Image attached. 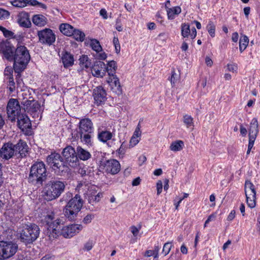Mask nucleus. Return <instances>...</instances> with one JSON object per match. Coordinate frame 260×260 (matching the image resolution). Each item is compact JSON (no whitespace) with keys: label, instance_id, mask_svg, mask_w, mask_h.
Returning a JSON list of instances; mask_svg holds the SVG:
<instances>
[{"label":"nucleus","instance_id":"nucleus-9","mask_svg":"<svg viewBox=\"0 0 260 260\" xmlns=\"http://www.w3.org/2000/svg\"><path fill=\"white\" fill-rule=\"evenodd\" d=\"M24 95H26V92H23L22 96L23 97L21 101V104L23 105V109L25 111L30 114H35L37 112L40 111L41 106L39 102L35 101L33 98L29 95L28 99H25L24 97Z\"/></svg>","mask_w":260,"mask_h":260},{"label":"nucleus","instance_id":"nucleus-59","mask_svg":"<svg viewBox=\"0 0 260 260\" xmlns=\"http://www.w3.org/2000/svg\"><path fill=\"white\" fill-rule=\"evenodd\" d=\"M168 37V35L166 33L161 32L158 35L157 39L158 40L162 41L163 42H165Z\"/></svg>","mask_w":260,"mask_h":260},{"label":"nucleus","instance_id":"nucleus-45","mask_svg":"<svg viewBox=\"0 0 260 260\" xmlns=\"http://www.w3.org/2000/svg\"><path fill=\"white\" fill-rule=\"evenodd\" d=\"M183 122L186 125L187 127L193 126V118L190 115H184L183 117Z\"/></svg>","mask_w":260,"mask_h":260},{"label":"nucleus","instance_id":"nucleus-34","mask_svg":"<svg viewBox=\"0 0 260 260\" xmlns=\"http://www.w3.org/2000/svg\"><path fill=\"white\" fill-rule=\"evenodd\" d=\"M184 146V142L182 141L177 140L171 144L170 149L174 152L179 151L183 149Z\"/></svg>","mask_w":260,"mask_h":260},{"label":"nucleus","instance_id":"nucleus-36","mask_svg":"<svg viewBox=\"0 0 260 260\" xmlns=\"http://www.w3.org/2000/svg\"><path fill=\"white\" fill-rule=\"evenodd\" d=\"M71 36L77 41L83 42L85 35L81 30L74 28Z\"/></svg>","mask_w":260,"mask_h":260},{"label":"nucleus","instance_id":"nucleus-5","mask_svg":"<svg viewBox=\"0 0 260 260\" xmlns=\"http://www.w3.org/2000/svg\"><path fill=\"white\" fill-rule=\"evenodd\" d=\"M40 234L39 226L34 223L25 224L20 232V239L25 244H30L36 241Z\"/></svg>","mask_w":260,"mask_h":260},{"label":"nucleus","instance_id":"nucleus-61","mask_svg":"<svg viewBox=\"0 0 260 260\" xmlns=\"http://www.w3.org/2000/svg\"><path fill=\"white\" fill-rule=\"evenodd\" d=\"M115 28L118 31H122L123 30L122 25L120 23V19H116Z\"/></svg>","mask_w":260,"mask_h":260},{"label":"nucleus","instance_id":"nucleus-40","mask_svg":"<svg viewBox=\"0 0 260 260\" xmlns=\"http://www.w3.org/2000/svg\"><path fill=\"white\" fill-rule=\"evenodd\" d=\"M160 250V247L157 246H155L153 250H148L145 252L144 255L147 257H150L151 256H153L154 258H157L158 257V253Z\"/></svg>","mask_w":260,"mask_h":260},{"label":"nucleus","instance_id":"nucleus-47","mask_svg":"<svg viewBox=\"0 0 260 260\" xmlns=\"http://www.w3.org/2000/svg\"><path fill=\"white\" fill-rule=\"evenodd\" d=\"M10 15V13L8 11L0 8V19H8Z\"/></svg>","mask_w":260,"mask_h":260},{"label":"nucleus","instance_id":"nucleus-24","mask_svg":"<svg viewBox=\"0 0 260 260\" xmlns=\"http://www.w3.org/2000/svg\"><path fill=\"white\" fill-rule=\"evenodd\" d=\"M10 3L15 7L22 8L27 6H35L38 3V1L37 0H13Z\"/></svg>","mask_w":260,"mask_h":260},{"label":"nucleus","instance_id":"nucleus-4","mask_svg":"<svg viewBox=\"0 0 260 260\" xmlns=\"http://www.w3.org/2000/svg\"><path fill=\"white\" fill-rule=\"evenodd\" d=\"M46 177L47 170L43 161L36 162L31 166L28 177L29 182L35 184H42Z\"/></svg>","mask_w":260,"mask_h":260},{"label":"nucleus","instance_id":"nucleus-31","mask_svg":"<svg viewBox=\"0 0 260 260\" xmlns=\"http://www.w3.org/2000/svg\"><path fill=\"white\" fill-rule=\"evenodd\" d=\"M33 23L39 26H44L47 23V18L42 15H34L32 19Z\"/></svg>","mask_w":260,"mask_h":260},{"label":"nucleus","instance_id":"nucleus-23","mask_svg":"<svg viewBox=\"0 0 260 260\" xmlns=\"http://www.w3.org/2000/svg\"><path fill=\"white\" fill-rule=\"evenodd\" d=\"M15 154H19L21 157L26 155L28 151V146L26 143L20 140L17 144L14 145Z\"/></svg>","mask_w":260,"mask_h":260},{"label":"nucleus","instance_id":"nucleus-60","mask_svg":"<svg viewBox=\"0 0 260 260\" xmlns=\"http://www.w3.org/2000/svg\"><path fill=\"white\" fill-rule=\"evenodd\" d=\"M162 182L160 180L158 181L156 183L157 194H159L162 192Z\"/></svg>","mask_w":260,"mask_h":260},{"label":"nucleus","instance_id":"nucleus-17","mask_svg":"<svg viewBox=\"0 0 260 260\" xmlns=\"http://www.w3.org/2000/svg\"><path fill=\"white\" fill-rule=\"evenodd\" d=\"M0 48L4 57L9 61H12L15 53L12 45L9 42H3L1 43Z\"/></svg>","mask_w":260,"mask_h":260},{"label":"nucleus","instance_id":"nucleus-44","mask_svg":"<svg viewBox=\"0 0 260 260\" xmlns=\"http://www.w3.org/2000/svg\"><path fill=\"white\" fill-rule=\"evenodd\" d=\"M0 30L2 31L4 36L6 38H15V37H14V32L12 31L6 29L5 27L0 25Z\"/></svg>","mask_w":260,"mask_h":260},{"label":"nucleus","instance_id":"nucleus-16","mask_svg":"<svg viewBox=\"0 0 260 260\" xmlns=\"http://www.w3.org/2000/svg\"><path fill=\"white\" fill-rule=\"evenodd\" d=\"M106 95L107 93L105 90L102 86L96 87L93 91L94 103L97 105L103 104L107 99Z\"/></svg>","mask_w":260,"mask_h":260},{"label":"nucleus","instance_id":"nucleus-42","mask_svg":"<svg viewBox=\"0 0 260 260\" xmlns=\"http://www.w3.org/2000/svg\"><path fill=\"white\" fill-rule=\"evenodd\" d=\"M91 133H79L81 142L87 145H90L91 144Z\"/></svg>","mask_w":260,"mask_h":260},{"label":"nucleus","instance_id":"nucleus-26","mask_svg":"<svg viewBox=\"0 0 260 260\" xmlns=\"http://www.w3.org/2000/svg\"><path fill=\"white\" fill-rule=\"evenodd\" d=\"M258 123L256 118H253L250 124L249 137L256 138L258 133Z\"/></svg>","mask_w":260,"mask_h":260},{"label":"nucleus","instance_id":"nucleus-1","mask_svg":"<svg viewBox=\"0 0 260 260\" xmlns=\"http://www.w3.org/2000/svg\"><path fill=\"white\" fill-rule=\"evenodd\" d=\"M82 229L83 226L80 224H72L61 228L60 221H57L50 225L47 235L50 240L57 238L60 235L66 238H70L79 233Z\"/></svg>","mask_w":260,"mask_h":260},{"label":"nucleus","instance_id":"nucleus-2","mask_svg":"<svg viewBox=\"0 0 260 260\" xmlns=\"http://www.w3.org/2000/svg\"><path fill=\"white\" fill-rule=\"evenodd\" d=\"M65 183L59 180L48 181L44 186L42 196L48 201H52L58 198L64 191Z\"/></svg>","mask_w":260,"mask_h":260},{"label":"nucleus","instance_id":"nucleus-6","mask_svg":"<svg viewBox=\"0 0 260 260\" xmlns=\"http://www.w3.org/2000/svg\"><path fill=\"white\" fill-rule=\"evenodd\" d=\"M83 206V201L80 196L76 194L72 198L66 206L65 215L72 220L80 211Z\"/></svg>","mask_w":260,"mask_h":260},{"label":"nucleus","instance_id":"nucleus-53","mask_svg":"<svg viewBox=\"0 0 260 260\" xmlns=\"http://www.w3.org/2000/svg\"><path fill=\"white\" fill-rule=\"evenodd\" d=\"M9 89L11 92H12L14 91L15 86V82L14 81L13 78L12 77H10L9 78Z\"/></svg>","mask_w":260,"mask_h":260},{"label":"nucleus","instance_id":"nucleus-12","mask_svg":"<svg viewBox=\"0 0 260 260\" xmlns=\"http://www.w3.org/2000/svg\"><path fill=\"white\" fill-rule=\"evenodd\" d=\"M244 190L247 204L250 208H253L256 205V191L254 185L250 181H246L245 183Z\"/></svg>","mask_w":260,"mask_h":260},{"label":"nucleus","instance_id":"nucleus-28","mask_svg":"<svg viewBox=\"0 0 260 260\" xmlns=\"http://www.w3.org/2000/svg\"><path fill=\"white\" fill-rule=\"evenodd\" d=\"M76 154L78 158L82 160H87L91 158V155L87 150L82 148L81 146H78L77 148Z\"/></svg>","mask_w":260,"mask_h":260},{"label":"nucleus","instance_id":"nucleus-32","mask_svg":"<svg viewBox=\"0 0 260 260\" xmlns=\"http://www.w3.org/2000/svg\"><path fill=\"white\" fill-rule=\"evenodd\" d=\"M181 12V9L179 6L174 7L167 10L168 18L169 20H173L175 18L176 15H179Z\"/></svg>","mask_w":260,"mask_h":260},{"label":"nucleus","instance_id":"nucleus-49","mask_svg":"<svg viewBox=\"0 0 260 260\" xmlns=\"http://www.w3.org/2000/svg\"><path fill=\"white\" fill-rule=\"evenodd\" d=\"M113 44L115 46L116 52L118 53L120 50V46L119 44V40L117 37H114L113 40Z\"/></svg>","mask_w":260,"mask_h":260},{"label":"nucleus","instance_id":"nucleus-57","mask_svg":"<svg viewBox=\"0 0 260 260\" xmlns=\"http://www.w3.org/2000/svg\"><path fill=\"white\" fill-rule=\"evenodd\" d=\"M171 82L172 85H174L177 79V74L175 73V71L174 70H172L171 72Z\"/></svg>","mask_w":260,"mask_h":260},{"label":"nucleus","instance_id":"nucleus-3","mask_svg":"<svg viewBox=\"0 0 260 260\" xmlns=\"http://www.w3.org/2000/svg\"><path fill=\"white\" fill-rule=\"evenodd\" d=\"M14 59V69L19 73L24 70L28 64L30 56L27 48L23 45H18L15 49Z\"/></svg>","mask_w":260,"mask_h":260},{"label":"nucleus","instance_id":"nucleus-37","mask_svg":"<svg viewBox=\"0 0 260 260\" xmlns=\"http://www.w3.org/2000/svg\"><path fill=\"white\" fill-rule=\"evenodd\" d=\"M79 60L80 66L83 69H88L91 65V62L87 55H82Z\"/></svg>","mask_w":260,"mask_h":260},{"label":"nucleus","instance_id":"nucleus-58","mask_svg":"<svg viewBox=\"0 0 260 260\" xmlns=\"http://www.w3.org/2000/svg\"><path fill=\"white\" fill-rule=\"evenodd\" d=\"M107 57V54L105 52H103L102 51L99 53H96V58L99 59L105 60L106 59Z\"/></svg>","mask_w":260,"mask_h":260},{"label":"nucleus","instance_id":"nucleus-52","mask_svg":"<svg viewBox=\"0 0 260 260\" xmlns=\"http://www.w3.org/2000/svg\"><path fill=\"white\" fill-rule=\"evenodd\" d=\"M141 228V225H139V227H136L135 226H132L130 228L131 231L134 237L137 236Z\"/></svg>","mask_w":260,"mask_h":260},{"label":"nucleus","instance_id":"nucleus-64","mask_svg":"<svg viewBox=\"0 0 260 260\" xmlns=\"http://www.w3.org/2000/svg\"><path fill=\"white\" fill-rule=\"evenodd\" d=\"M100 14L104 19L108 18L107 12L105 9H102L100 11Z\"/></svg>","mask_w":260,"mask_h":260},{"label":"nucleus","instance_id":"nucleus-22","mask_svg":"<svg viewBox=\"0 0 260 260\" xmlns=\"http://www.w3.org/2000/svg\"><path fill=\"white\" fill-rule=\"evenodd\" d=\"M107 81L110 86L111 90L114 92L117 93L121 92V88L119 80L118 78L115 75L109 76Z\"/></svg>","mask_w":260,"mask_h":260},{"label":"nucleus","instance_id":"nucleus-55","mask_svg":"<svg viewBox=\"0 0 260 260\" xmlns=\"http://www.w3.org/2000/svg\"><path fill=\"white\" fill-rule=\"evenodd\" d=\"M119 158H123L125 152V148L123 147V144H122L120 148L117 150Z\"/></svg>","mask_w":260,"mask_h":260},{"label":"nucleus","instance_id":"nucleus-29","mask_svg":"<svg viewBox=\"0 0 260 260\" xmlns=\"http://www.w3.org/2000/svg\"><path fill=\"white\" fill-rule=\"evenodd\" d=\"M54 219V213L51 212L50 213L47 214L46 215L44 216L42 219H41L42 222L43 223H46V224L48 226L47 228L46 233L48 232V229L51 224L54 223V222H56L57 221H60L59 219H56L53 221Z\"/></svg>","mask_w":260,"mask_h":260},{"label":"nucleus","instance_id":"nucleus-27","mask_svg":"<svg viewBox=\"0 0 260 260\" xmlns=\"http://www.w3.org/2000/svg\"><path fill=\"white\" fill-rule=\"evenodd\" d=\"M113 136V134L109 131L101 129L98 130V138L101 142L103 143H106L111 140Z\"/></svg>","mask_w":260,"mask_h":260},{"label":"nucleus","instance_id":"nucleus-63","mask_svg":"<svg viewBox=\"0 0 260 260\" xmlns=\"http://www.w3.org/2000/svg\"><path fill=\"white\" fill-rule=\"evenodd\" d=\"M255 139V138L249 137V143L248 148H249V149H251L253 147Z\"/></svg>","mask_w":260,"mask_h":260},{"label":"nucleus","instance_id":"nucleus-56","mask_svg":"<svg viewBox=\"0 0 260 260\" xmlns=\"http://www.w3.org/2000/svg\"><path fill=\"white\" fill-rule=\"evenodd\" d=\"M141 134H142V132L141 131V125H140V123H139L133 136H135L136 137L140 138Z\"/></svg>","mask_w":260,"mask_h":260},{"label":"nucleus","instance_id":"nucleus-19","mask_svg":"<svg viewBox=\"0 0 260 260\" xmlns=\"http://www.w3.org/2000/svg\"><path fill=\"white\" fill-rule=\"evenodd\" d=\"M79 133H92L93 127L91 120L89 118L82 119L79 122Z\"/></svg>","mask_w":260,"mask_h":260},{"label":"nucleus","instance_id":"nucleus-25","mask_svg":"<svg viewBox=\"0 0 260 260\" xmlns=\"http://www.w3.org/2000/svg\"><path fill=\"white\" fill-rule=\"evenodd\" d=\"M17 21L19 25L23 27H28L31 24L27 13L23 12L18 15Z\"/></svg>","mask_w":260,"mask_h":260},{"label":"nucleus","instance_id":"nucleus-33","mask_svg":"<svg viewBox=\"0 0 260 260\" xmlns=\"http://www.w3.org/2000/svg\"><path fill=\"white\" fill-rule=\"evenodd\" d=\"M103 197V194L101 192L96 193L95 192H92L88 194V202L94 205V204L99 202L101 198Z\"/></svg>","mask_w":260,"mask_h":260},{"label":"nucleus","instance_id":"nucleus-62","mask_svg":"<svg viewBox=\"0 0 260 260\" xmlns=\"http://www.w3.org/2000/svg\"><path fill=\"white\" fill-rule=\"evenodd\" d=\"M228 69L230 72H236L238 69L237 66L235 64H228Z\"/></svg>","mask_w":260,"mask_h":260},{"label":"nucleus","instance_id":"nucleus-54","mask_svg":"<svg viewBox=\"0 0 260 260\" xmlns=\"http://www.w3.org/2000/svg\"><path fill=\"white\" fill-rule=\"evenodd\" d=\"M216 215L215 213L211 214L210 215H209L207 218V219L205 221V222L204 223V228H206L208 224L211 222L214 221L216 218Z\"/></svg>","mask_w":260,"mask_h":260},{"label":"nucleus","instance_id":"nucleus-10","mask_svg":"<svg viewBox=\"0 0 260 260\" xmlns=\"http://www.w3.org/2000/svg\"><path fill=\"white\" fill-rule=\"evenodd\" d=\"M21 107L19 102L15 99H10L7 107L8 118L11 121H15L16 117L20 115Z\"/></svg>","mask_w":260,"mask_h":260},{"label":"nucleus","instance_id":"nucleus-51","mask_svg":"<svg viewBox=\"0 0 260 260\" xmlns=\"http://www.w3.org/2000/svg\"><path fill=\"white\" fill-rule=\"evenodd\" d=\"M93 214H87L83 219V222L85 224L90 223L92 220L94 218Z\"/></svg>","mask_w":260,"mask_h":260},{"label":"nucleus","instance_id":"nucleus-18","mask_svg":"<svg viewBox=\"0 0 260 260\" xmlns=\"http://www.w3.org/2000/svg\"><path fill=\"white\" fill-rule=\"evenodd\" d=\"M181 36L183 38H188L193 40L197 36L196 29L193 27L190 28V25L188 23H183L181 25Z\"/></svg>","mask_w":260,"mask_h":260},{"label":"nucleus","instance_id":"nucleus-35","mask_svg":"<svg viewBox=\"0 0 260 260\" xmlns=\"http://www.w3.org/2000/svg\"><path fill=\"white\" fill-rule=\"evenodd\" d=\"M62 62L65 68L72 66L74 63L73 56L66 52L62 57Z\"/></svg>","mask_w":260,"mask_h":260},{"label":"nucleus","instance_id":"nucleus-21","mask_svg":"<svg viewBox=\"0 0 260 260\" xmlns=\"http://www.w3.org/2000/svg\"><path fill=\"white\" fill-rule=\"evenodd\" d=\"M17 118V124L18 127L23 131H26L27 129L31 127L30 121L25 114H20L16 117Z\"/></svg>","mask_w":260,"mask_h":260},{"label":"nucleus","instance_id":"nucleus-13","mask_svg":"<svg viewBox=\"0 0 260 260\" xmlns=\"http://www.w3.org/2000/svg\"><path fill=\"white\" fill-rule=\"evenodd\" d=\"M37 35L39 42L42 44L51 45L55 41L56 37L50 28H45L38 31Z\"/></svg>","mask_w":260,"mask_h":260},{"label":"nucleus","instance_id":"nucleus-50","mask_svg":"<svg viewBox=\"0 0 260 260\" xmlns=\"http://www.w3.org/2000/svg\"><path fill=\"white\" fill-rule=\"evenodd\" d=\"M140 138L132 136L129 141V146L133 147L136 146L140 141Z\"/></svg>","mask_w":260,"mask_h":260},{"label":"nucleus","instance_id":"nucleus-43","mask_svg":"<svg viewBox=\"0 0 260 260\" xmlns=\"http://www.w3.org/2000/svg\"><path fill=\"white\" fill-rule=\"evenodd\" d=\"M207 29L211 37H215V25L212 21L209 22L207 25Z\"/></svg>","mask_w":260,"mask_h":260},{"label":"nucleus","instance_id":"nucleus-30","mask_svg":"<svg viewBox=\"0 0 260 260\" xmlns=\"http://www.w3.org/2000/svg\"><path fill=\"white\" fill-rule=\"evenodd\" d=\"M74 27L68 23H62L59 26L60 32L64 35L71 37Z\"/></svg>","mask_w":260,"mask_h":260},{"label":"nucleus","instance_id":"nucleus-48","mask_svg":"<svg viewBox=\"0 0 260 260\" xmlns=\"http://www.w3.org/2000/svg\"><path fill=\"white\" fill-rule=\"evenodd\" d=\"M94 244H95V242L93 240H89L85 244L84 248L86 251H89L92 248Z\"/></svg>","mask_w":260,"mask_h":260},{"label":"nucleus","instance_id":"nucleus-41","mask_svg":"<svg viewBox=\"0 0 260 260\" xmlns=\"http://www.w3.org/2000/svg\"><path fill=\"white\" fill-rule=\"evenodd\" d=\"M249 43L248 38L246 36L241 37L239 41V50L242 52L247 47Z\"/></svg>","mask_w":260,"mask_h":260},{"label":"nucleus","instance_id":"nucleus-46","mask_svg":"<svg viewBox=\"0 0 260 260\" xmlns=\"http://www.w3.org/2000/svg\"><path fill=\"white\" fill-rule=\"evenodd\" d=\"M172 246V242H167L164 244L162 248V253H164L165 256L169 254Z\"/></svg>","mask_w":260,"mask_h":260},{"label":"nucleus","instance_id":"nucleus-11","mask_svg":"<svg viewBox=\"0 0 260 260\" xmlns=\"http://www.w3.org/2000/svg\"><path fill=\"white\" fill-rule=\"evenodd\" d=\"M62 156L67 164L72 167L78 165V159L75 149L68 146L63 149L62 152Z\"/></svg>","mask_w":260,"mask_h":260},{"label":"nucleus","instance_id":"nucleus-20","mask_svg":"<svg viewBox=\"0 0 260 260\" xmlns=\"http://www.w3.org/2000/svg\"><path fill=\"white\" fill-rule=\"evenodd\" d=\"M106 72V64L102 61L97 62L91 69L92 74L98 78L103 77Z\"/></svg>","mask_w":260,"mask_h":260},{"label":"nucleus","instance_id":"nucleus-8","mask_svg":"<svg viewBox=\"0 0 260 260\" xmlns=\"http://www.w3.org/2000/svg\"><path fill=\"white\" fill-rule=\"evenodd\" d=\"M47 162L58 174L64 171L67 168L62 160L60 155L57 153H52L48 155L47 157Z\"/></svg>","mask_w":260,"mask_h":260},{"label":"nucleus","instance_id":"nucleus-7","mask_svg":"<svg viewBox=\"0 0 260 260\" xmlns=\"http://www.w3.org/2000/svg\"><path fill=\"white\" fill-rule=\"evenodd\" d=\"M18 250V245L12 241H0V260L9 258L14 255Z\"/></svg>","mask_w":260,"mask_h":260},{"label":"nucleus","instance_id":"nucleus-15","mask_svg":"<svg viewBox=\"0 0 260 260\" xmlns=\"http://www.w3.org/2000/svg\"><path fill=\"white\" fill-rule=\"evenodd\" d=\"M16 155L14 145L11 143H7L3 145L0 149V156L7 160Z\"/></svg>","mask_w":260,"mask_h":260},{"label":"nucleus","instance_id":"nucleus-39","mask_svg":"<svg viewBox=\"0 0 260 260\" xmlns=\"http://www.w3.org/2000/svg\"><path fill=\"white\" fill-rule=\"evenodd\" d=\"M116 63L112 60L108 62L107 67H106V72H107L109 76L115 75L116 69Z\"/></svg>","mask_w":260,"mask_h":260},{"label":"nucleus","instance_id":"nucleus-14","mask_svg":"<svg viewBox=\"0 0 260 260\" xmlns=\"http://www.w3.org/2000/svg\"><path fill=\"white\" fill-rule=\"evenodd\" d=\"M102 169L107 174L115 175L118 174L121 169L119 162L115 159H110L103 162Z\"/></svg>","mask_w":260,"mask_h":260},{"label":"nucleus","instance_id":"nucleus-38","mask_svg":"<svg viewBox=\"0 0 260 260\" xmlns=\"http://www.w3.org/2000/svg\"><path fill=\"white\" fill-rule=\"evenodd\" d=\"M89 45L92 50L96 53H99L102 51V47L100 45L99 41L96 39H92L89 40Z\"/></svg>","mask_w":260,"mask_h":260}]
</instances>
